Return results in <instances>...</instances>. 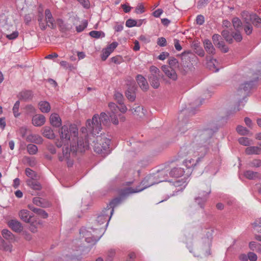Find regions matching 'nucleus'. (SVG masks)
<instances>
[{
	"label": "nucleus",
	"mask_w": 261,
	"mask_h": 261,
	"mask_svg": "<svg viewBox=\"0 0 261 261\" xmlns=\"http://www.w3.org/2000/svg\"><path fill=\"white\" fill-rule=\"evenodd\" d=\"M60 140L56 142V145L60 148L63 144L70 140V148L68 146L63 148L62 153L58 154L59 160L61 162L66 161L68 167L73 164V158L77 152H83L89 147L88 142L82 137L78 138V128L74 124H70L69 126L66 125L62 126L59 130Z\"/></svg>",
	"instance_id": "nucleus-1"
},
{
	"label": "nucleus",
	"mask_w": 261,
	"mask_h": 261,
	"mask_svg": "<svg viewBox=\"0 0 261 261\" xmlns=\"http://www.w3.org/2000/svg\"><path fill=\"white\" fill-rule=\"evenodd\" d=\"M212 135L211 130L209 129L197 132L190 143L180 148L179 151L180 156L184 157L191 154L204 156L209 150Z\"/></svg>",
	"instance_id": "nucleus-2"
},
{
	"label": "nucleus",
	"mask_w": 261,
	"mask_h": 261,
	"mask_svg": "<svg viewBox=\"0 0 261 261\" xmlns=\"http://www.w3.org/2000/svg\"><path fill=\"white\" fill-rule=\"evenodd\" d=\"M167 172L164 170L159 171L157 174L147 175L142 181L139 186L135 189L133 188L124 189L123 190L122 194L126 196L130 194L140 192L154 184L167 181Z\"/></svg>",
	"instance_id": "nucleus-3"
},
{
	"label": "nucleus",
	"mask_w": 261,
	"mask_h": 261,
	"mask_svg": "<svg viewBox=\"0 0 261 261\" xmlns=\"http://www.w3.org/2000/svg\"><path fill=\"white\" fill-rule=\"evenodd\" d=\"M121 202V199L117 198L112 200L109 204L107 205L98 215L96 224L97 226H101L99 228H105V231L108 226L109 222L114 213V208Z\"/></svg>",
	"instance_id": "nucleus-4"
},
{
	"label": "nucleus",
	"mask_w": 261,
	"mask_h": 261,
	"mask_svg": "<svg viewBox=\"0 0 261 261\" xmlns=\"http://www.w3.org/2000/svg\"><path fill=\"white\" fill-rule=\"evenodd\" d=\"M109 120V116L104 112L101 113L100 116L94 115L92 120L87 121V132L93 136H97L101 130V123L107 124Z\"/></svg>",
	"instance_id": "nucleus-5"
},
{
	"label": "nucleus",
	"mask_w": 261,
	"mask_h": 261,
	"mask_svg": "<svg viewBox=\"0 0 261 261\" xmlns=\"http://www.w3.org/2000/svg\"><path fill=\"white\" fill-rule=\"evenodd\" d=\"M80 233L81 236L85 238L86 242L91 245H94L104 234L105 228H82Z\"/></svg>",
	"instance_id": "nucleus-6"
},
{
	"label": "nucleus",
	"mask_w": 261,
	"mask_h": 261,
	"mask_svg": "<svg viewBox=\"0 0 261 261\" xmlns=\"http://www.w3.org/2000/svg\"><path fill=\"white\" fill-rule=\"evenodd\" d=\"M111 140L105 138H98L96 142H94V150L95 152L102 155H106L110 152Z\"/></svg>",
	"instance_id": "nucleus-7"
},
{
	"label": "nucleus",
	"mask_w": 261,
	"mask_h": 261,
	"mask_svg": "<svg viewBox=\"0 0 261 261\" xmlns=\"http://www.w3.org/2000/svg\"><path fill=\"white\" fill-rule=\"evenodd\" d=\"M242 16L245 21H251L254 26L257 28L261 27V18L256 14L244 11L242 13Z\"/></svg>",
	"instance_id": "nucleus-8"
},
{
	"label": "nucleus",
	"mask_w": 261,
	"mask_h": 261,
	"mask_svg": "<svg viewBox=\"0 0 261 261\" xmlns=\"http://www.w3.org/2000/svg\"><path fill=\"white\" fill-rule=\"evenodd\" d=\"M212 40L214 44L222 51L223 53H227L228 51V48L222 40L220 35L216 34H214L212 37Z\"/></svg>",
	"instance_id": "nucleus-9"
},
{
	"label": "nucleus",
	"mask_w": 261,
	"mask_h": 261,
	"mask_svg": "<svg viewBox=\"0 0 261 261\" xmlns=\"http://www.w3.org/2000/svg\"><path fill=\"white\" fill-rule=\"evenodd\" d=\"M211 193V190L208 188L206 191H200L199 194L200 196H198L195 198V202L199 205V206L203 208L204 207V204L207 200V196Z\"/></svg>",
	"instance_id": "nucleus-10"
},
{
	"label": "nucleus",
	"mask_w": 261,
	"mask_h": 261,
	"mask_svg": "<svg viewBox=\"0 0 261 261\" xmlns=\"http://www.w3.org/2000/svg\"><path fill=\"white\" fill-rule=\"evenodd\" d=\"M109 108L112 112V114H110V117L112 123L115 125L118 124L119 121L115 114L118 112V107L115 103L111 102L109 103Z\"/></svg>",
	"instance_id": "nucleus-11"
},
{
	"label": "nucleus",
	"mask_w": 261,
	"mask_h": 261,
	"mask_svg": "<svg viewBox=\"0 0 261 261\" xmlns=\"http://www.w3.org/2000/svg\"><path fill=\"white\" fill-rule=\"evenodd\" d=\"M162 69L165 74V75L169 79L175 81L177 79V74L174 70L171 67H169L167 65H163L162 67Z\"/></svg>",
	"instance_id": "nucleus-12"
},
{
	"label": "nucleus",
	"mask_w": 261,
	"mask_h": 261,
	"mask_svg": "<svg viewBox=\"0 0 261 261\" xmlns=\"http://www.w3.org/2000/svg\"><path fill=\"white\" fill-rule=\"evenodd\" d=\"M45 17L47 27L52 29H54L56 27L55 23V19L53 17L52 14L49 9H46L45 11Z\"/></svg>",
	"instance_id": "nucleus-13"
},
{
	"label": "nucleus",
	"mask_w": 261,
	"mask_h": 261,
	"mask_svg": "<svg viewBox=\"0 0 261 261\" xmlns=\"http://www.w3.org/2000/svg\"><path fill=\"white\" fill-rule=\"evenodd\" d=\"M8 225L14 231L20 232L23 230V226L21 223L17 220L12 219L10 220Z\"/></svg>",
	"instance_id": "nucleus-14"
},
{
	"label": "nucleus",
	"mask_w": 261,
	"mask_h": 261,
	"mask_svg": "<svg viewBox=\"0 0 261 261\" xmlns=\"http://www.w3.org/2000/svg\"><path fill=\"white\" fill-rule=\"evenodd\" d=\"M203 157V156H200V157L197 158L196 161H195L192 159H187L184 161L183 164L188 169H192L198 165V164L201 161Z\"/></svg>",
	"instance_id": "nucleus-15"
},
{
	"label": "nucleus",
	"mask_w": 261,
	"mask_h": 261,
	"mask_svg": "<svg viewBox=\"0 0 261 261\" xmlns=\"http://www.w3.org/2000/svg\"><path fill=\"white\" fill-rule=\"evenodd\" d=\"M18 215L20 219L26 223H30L31 219L33 217V214L27 210H21Z\"/></svg>",
	"instance_id": "nucleus-16"
},
{
	"label": "nucleus",
	"mask_w": 261,
	"mask_h": 261,
	"mask_svg": "<svg viewBox=\"0 0 261 261\" xmlns=\"http://www.w3.org/2000/svg\"><path fill=\"white\" fill-rule=\"evenodd\" d=\"M33 203L37 206L42 207H48L50 206V203L47 200L39 197H35L33 199Z\"/></svg>",
	"instance_id": "nucleus-17"
},
{
	"label": "nucleus",
	"mask_w": 261,
	"mask_h": 261,
	"mask_svg": "<svg viewBox=\"0 0 261 261\" xmlns=\"http://www.w3.org/2000/svg\"><path fill=\"white\" fill-rule=\"evenodd\" d=\"M51 125L55 127H59L62 125V120L57 113L51 114L49 118Z\"/></svg>",
	"instance_id": "nucleus-18"
},
{
	"label": "nucleus",
	"mask_w": 261,
	"mask_h": 261,
	"mask_svg": "<svg viewBox=\"0 0 261 261\" xmlns=\"http://www.w3.org/2000/svg\"><path fill=\"white\" fill-rule=\"evenodd\" d=\"M259 146H249L245 149V153L248 155L261 154V142L258 143Z\"/></svg>",
	"instance_id": "nucleus-19"
},
{
	"label": "nucleus",
	"mask_w": 261,
	"mask_h": 261,
	"mask_svg": "<svg viewBox=\"0 0 261 261\" xmlns=\"http://www.w3.org/2000/svg\"><path fill=\"white\" fill-rule=\"evenodd\" d=\"M45 122V117L41 114L36 115L32 118V123L35 126L43 125Z\"/></svg>",
	"instance_id": "nucleus-20"
},
{
	"label": "nucleus",
	"mask_w": 261,
	"mask_h": 261,
	"mask_svg": "<svg viewBox=\"0 0 261 261\" xmlns=\"http://www.w3.org/2000/svg\"><path fill=\"white\" fill-rule=\"evenodd\" d=\"M188 177L186 178V177H185L184 178L176 180L172 182L173 185L175 187L178 188L177 189V192L182 191L185 188L187 185V180L188 179Z\"/></svg>",
	"instance_id": "nucleus-21"
},
{
	"label": "nucleus",
	"mask_w": 261,
	"mask_h": 261,
	"mask_svg": "<svg viewBox=\"0 0 261 261\" xmlns=\"http://www.w3.org/2000/svg\"><path fill=\"white\" fill-rule=\"evenodd\" d=\"M185 170L181 167H175L172 168L169 172V175L171 177L174 178H179L184 175Z\"/></svg>",
	"instance_id": "nucleus-22"
},
{
	"label": "nucleus",
	"mask_w": 261,
	"mask_h": 261,
	"mask_svg": "<svg viewBox=\"0 0 261 261\" xmlns=\"http://www.w3.org/2000/svg\"><path fill=\"white\" fill-rule=\"evenodd\" d=\"M136 80L140 87L144 91L148 89V84L145 78L142 75L139 74L137 76Z\"/></svg>",
	"instance_id": "nucleus-23"
},
{
	"label": "nucleus",
	"mask_w": 261,
	"mask_h": 261,
	"mask_svg": "<svg viewBox=\"0 0 261 261\" xmlns=\"http://www.w3.org/2000/svg\"><path fill=\"white\" fill-rule=\"evenodd\" d=\"M43 138L39 135L31 134L27 137V141L31 143L41 144L43 142Z\"/></svg>",
	"instance_id": "nucleus-24"
},
{
	"label": "nucleus",
	"mask_w": 261,
	"mask_h": 261,
	"mask_svg": "<svg viewBox=\"0 0 261 261\" xmlns=\"http://www.w3.org/2000/svg\"><path fill=\"white\" fill-rule=\"evenodd\" d=\"M203 44L204 49L207 53L212 55L215 54V49L210 40L208 39L204 40Z\"/></svg>",
	"instance_id": "nucleus-25"
},
{
	"label": "nucleus",
	"mask_w": 261,
	"mask_h": 261,
	"mask_svg": "<svg viewBox=\"0 0 261 261\" xmlns=\"http://www.w3.org/2000/svg\"><path fill=\"white\" fill-rule=\"evenodd\" d=\"M40 110L42 113H48L50 110V106L48 102L46 101H41L38 103Z\"/></svg>",
	"instance_id": "nucleus-26"
},
{
	"label": "nucleus",
	"mask_w": 261,
	"mask_h": 261,
	"mask_svg": "<svg viewBox=\"0 0 261 261\" xmlns=\"http://www.w3.org/2000/svg\"><path fill=\"white\" fill-rule=\"evenodd\" d=\"M43 134L45 137L49 139H53L55 138L54 131L49 126H45L43 128Z\"/></svg>",
	"instance_id": "nucleus-27"
},
{
	"label": "nucleus",
	"mask_w": 261,
	"mask_h": 261,
	"mask_svg": "<svg viewBox=\"0 0 261 261\" xmlns=\"http://www.w3.org/2000/svg\"><path fill=\"white\" fill-rule=\"evenodd\" d=\"M27 184L32 189L35 190H40L42 188L40 183L37 181L34 180L33 179H30L27 180Z\"/></svg>",
	"instance_id": "nucleus-28"
},
{
	"label": "nucleus",
	"mask_w": 261,
	"mask_h": 261,
	"mask_svg": "<svg viewBox=\"0 0 261 261\" xmlns=\"http://www.w3.org/2000/svg\"><path fill=\"white\" fill-rule=\"evenodd\" d=\"M33 95L32 92L30 90L23 91L19 93L20 98L25 101L31 99Z\"/></svg>",
	"instance_id": "nucleus-29"
},
{
	"label": "nucleus",
	"mask_w": 261,
	"mask_h": 261,
	"mask_svg": "<svg viewBox=\"0 0 261 261\" xmlns=\"http://www.w3.org/2000/svg\"><path fill=\"white\" fill-rule=\"evenodd\" d=\"M244 176L249 179H255L259 177V173L251 170H247L244 173Z\"/></svg>",
	"instance_id": "nucleus-30"
},
{
	"label": "nucleus",
	"mask_w": 261,
	"mask_h": 261,
	"mask_svg": "<svg viewBox=\"0 0 261 261\" xmlns=\"http://www.w3.org/2000/svg\"><path fill=\"white\" fill-rule=\"evenodd\" d=\"M132 113L140 118H142L145 115V111L143 108L140 106H137L135 108H133L130 110Z\"/></svg>",
	"instance_id": "nucleus-31"
},
{
	"label": "nucleus",
	"mask_w": 261,
	"mask_h": 261,
	"mask_svg": "<svg viewBox=\"0 0 261 261\" xmlns=\"http://www.w3.org/2000/svg\"><path fill=\"white\" fill-rule=\"evenodd\" d=\"M2 234L3 238L7 240L13 241L15 240L14 235L8 229H4L2 231Z\"/></svg>",
	"instance_id": "nucleus-32"
},
{
	"label": "nucleus",
	"mask_w": 261,
	"mask_h": 261,
	"mask_svg": "<svg viewBox=\"0 0 261 261\" xmlns=\"http://www.w3.org/2000/svg\"><path fill=\"white\" fill-rule=\"evenodd\" d=\"M250 250L255 251L261 254V244L254 241L250 242L249 244Z\"/></svg>",
	"instance_id": "nucleus-33"
},
{
	"label": "nucleus",
	"mask_w": 261,
	"mask_h": 261,
	"mask_svg": "<svg viewBox=\"0 0 261 261\" xmlns=\"http://www.w3.org/2000/svg\"><path fill=\"white\" fill-rule=\"evenodd\" d=\"M159 76H156L154 75L153 76H150L149 77V81L150 84L152 87H153L155 89H157L160 86V82H159Z\"/></svg>",
	"instance_id": "nucleus-34"
},
{
	"label": "nucleus",
	"mask_w": 261,
	"mask_h": 261,
	"mask_svg": "<svg viewBox=\"0 0 261 261\" xmlns=\"http://www.w3.org/2000/svg\"><path fill=\"white\" fill-rule=\"evenodd\" d=\"M232 23L233 24V28L236 31H239L242 29V22L239 18H233L232 20Z\"/></svg>",
	"instance_id": "nucleus-35"
},
{
	"label": "nucleus",
	"mask_w": 261,
	"mask_h": 261,
	"mask_svg": "<svg viewBox=\"0 0 261 261\" xmlns=\"http://www.w3.org/2000/svg\"><path fill=\"white\" fill-rule=\"evenodd\" d=\"M126 96L130 101H134L136 99V94L133 88L128 89L125 92Z\"/></svg>",
	"instance_id": "nucleus-36"
},
{
	"label": "nucleus",
	"mask_w": 261,
	"mask_h": 261,
	"mask_svg": "<svg viewBox=\"0 0 261 261\" xmlns=\"http://www.w3.org/2000/svg\"><path fill=\"white\" fill-rule=\"evenodd\" d=\"M252 225L254 231L261 233V218L256 219Z\"/></svg>",
	"instance_id": "nucleus-37"
},
{
	"label": "nucleus",
	"mask_w": 261,
	"mask_h": 261,
	"mask_svg": "<svg viewBox=\"0 0 261 261\" xmlns=\"http://www.w3.org/2000/svg\"><path fill=\"white\" fill-rule=\"evenodd\" d=\"M143 20H141V19L139 20V24H137V22L136 20L133 19H128V20H126L125 25L128 28H132V27H135V26L139 27L141 25L142 22Z\"/></svg>",
	"instance_id": "nucleus-38"
},
{
	"label": "nucleus",
	"mask_w": 261,
	"mask_h": 261,
	"mask_svg": "<svg viewBox=\"0 0 261 261\" xmlns=\"http://www.w3.org/2000/svg\"><path fill=\"white\" fill-rule=\"evenodd\" d=\"M221 35L224 39L229 43H232L233 42V39L232 35L230 34L228 30H223Z\"/></svg>",
	"instance_id": "nucleus-39"
},
{
	"label": "nucleus",
	"mask_w": 261,
	"mask_h": 261,
	"mask_svg": "<svg viewBox=\"0 0 261 261\" xmlns=\"http://www.w3.org/2000/svg\"><path fill=\"white\" fill-rule=\"evenodd\" d=\"M43 15L42 12H39V14L38 15V21L39 22V25L40 29L42 31H44L46 29L47 25L43 22Z\"/></svg>",
	"instance_id": "nucleus-40"
},
{
	"label": "nucleus",
	"mask_w": 261,
	"mask_h": 261,
	"mask_svg": "<svg viewBox=\"0 0 261 261\" xmlns=\"http://www.w3.org/2000/svg\"><path fill=\"white\" fill-rule=\"evenodd\" d=\"M12 245L10 243H8L5 241H4L3 243L0 245V249L11 252L12 251Z\"/></svg>",
	"instance_id": "nucleus-41"
},
{
	"label": "nucleus",
	"mask_w": 261,
	"mask_h": 261,
	"mask_svg": "<svg viewBox=\"0 0 261 261\" xmlns=\"http://www.w3.org/2000/svg\"><path fill=\"white\" fill-rule=\"evenodd\" d=\"M28 153L30 154H35L38 151V147L36 145L32 144H29L27 146Z\"/></svg>",
	"instance_id": "nucleus-42"
},
{
	"label": "nucleus",
	"mask_w": 261,
	"mask_h": 261,
	"mask_svg": "<svg viewBox=\"0 0 261 261\" xmlns=\"http://www.w3.org/2000/svg\"><path fill=\"white\" fill-rule=\"evenodd\" d=\"M239 143L244 146H249L252 144V140L247 137H241L238 139Z\"/></svg>",
	"instance_id": "nucleus-43"
},
{
	"label": "nucleus",
	"mask_w": 261,
	"mask_h": 261,
	"mask_svg": "<svg viewBox=\"0 0 261 261\" xmlns=\"http://www.w3.org/2000/svg\"><path fill=\"white\" fill-rule=\"evenodd\" d=\"M237 132L242 136L247 135L249 134V130L242 125H238L236 128Z\"/></svg>",
	"instance_id": "nucleus-44"
},
{
	"label": "nucleus",
	"mask_w": 261,
	"mask_h": 261,
	"mask_svg": "<svg viewBox=\"0 0 261 261\" xmlns=\"http://www.w3.org/2000/svg\"><path fill=\"white\" fill-rule=\"evenodd\" d=\"M89 35L93 38H99L105 37V33L101 31H92L89 33Z\"/></svg>",
	"instance_id": "nucleus-45"
},
{
	"label": "nucleus",
	"mask_w": 261,
	"mask_h": 261,
	"mask_svg": "<svg viewBox=\"0 0 261 261\" xmlns=\"http://www.w3.org/2000/svg\"><path fill=\"white\" fill-rule=\"evenodd\" d=\"M246 24L244 26V30L245 33L247 35H250L253 30V27L252 25L249 23L248 21H245Z\"/></svg>",
	"instance_id": "nucleus-46"
},
{
	"label": "nucleus",
	"mask_w": 261,
	"mask_h": 261,
	"mask_svg": "<svg viewBox=\"0 0 261 261\" xmlns=\"http://www.w3.org/2000/svg\"><path fill=\"white\" fill-rule=\"evenodd\" d=\"M168 64L169 67L174 69L178 66V62L176 59L171 57L168 59Z\"/></svg>",
	"instance_id": "nucleus-47"
},
{
	"label": "nucleus",
	"mask_w": 261,
	"mask_h": 261,
	"mask_svg": "<svg viewBox=\"0 0 261 261\" xmlns=\"http://www.w3.org/2000/svg\"><path fill=\"white\" fill-rule=\"evenodd\" d=\"M88 25V22L86 20H84L82 21L81 23L76 27V31L80 33L84 30L85 28H87Z\"/></svg>",
	"instance_id": "nucleus-48"
},
{
	"label": "nucleus",
	"mask_w": 261,
	"mask_h": 261,
	"mask_svg": "<svg viewBox=\"0 0 261 261\" xmlns=\"http://www.w3.org/2000/svg\"><path fill=\"white\" fill-rule=\"evenodd\" d=\"M20 106V102L17 100L15 102L13 108V112L15 117H17L20 115V113L18 112L19 108Z\"/></svg>",
	"instance_id": "nucleus-49"
},
{
	"label": "nucleus",
	"mask_w": 261,
	"mask_h": 261,
	"mask_svg": "<svg viewBox=\"0 0 261 261\" xmlns=\"http://www.w3.org/2000/svg\"><path fill=\"white\" fill-rule=\"evenodd\" d=\"M114 97V99L119 104H121L123 102V96L121 93L118 91H115Z\"/></svg>",
	"instance_id": "nucleus-50"
},
{
	"label": "nucleus",
	"mask_w": 261,
	"mask_h": 261,
	"mask_svg": "<svg viewBox=\"0 0 261 261\" xmlns=\"http://www.w3.org/2000/svg\"><path fill=\"white\" fill-rule=\"evenodd\" d=\"M248 165L251 167H259L261 166V160L260 159H254L250 162Z\"/></svg>",
	"instance_id": "nucleus-51"
},
{
	"label": "nucleus",
	"mask_w": 261,
	"mask_h": 261,
	"mask_svg": "<svg viewBox=\"0 0 261 261\" xmlns=\"http://www.w3.org/2000/svg\"><path fill=\"white\" fill-rule=\"evenodd\" d=\"M109 49L107 47L102 49L101 56L102 60L105 61L112 53Z\"/></svg>",
	"instance_id": "nucleus-52"
},
{
	"label": "nucleus",
	"mask_w": 261,
	"mask_h": 261,
	"mask_svg": "<svg viewBox=\"0 0 261 261\" xmlns=\"http://www.w3.org/2000/svg\"><path fill=\"white\" fill-rule=\"evenodd\" d=\"M232 37L233 40L234 39L237 42H240L242 41V40L243 39L241 33L240 32V31H236V33H233L232 35Z\"/></svg>",
	"instance_id": "nucleus-53"
},
{
	"label": "nucleus",
	"mask_w": 261,
	"mask_h": 261,
	"mask_svg": "<svg viewBox=\"0 0 261 261\" xmlns=\"http://www.w3.org/2000/svg\"><path fill=\"white\" fill-rule=\"evenodd\" d=\"M36 214L43 219L47 218L48 216V214L44 210L41 208H38Z\"/></svg>",
	"instance_id": "nucleus-54"
},
{
	"label": "nucleus",
	"mask_w": 261,
	"mask_h": 261,
	"mask_svg": "<svg viewBox=\"0 0 261 261\" xmlns=\"http://www.w3.org/2000/svg\"><path fill=\"white\" fill-rule=\"evenodd\" d=\"M150 71L151 73L150 76H153L154 75H155L156 76H160V75H159L160 70L155 66H151L150 67Z\"/></svg>",
	"instance_id": "nucleus-55"
},
{
	"label": "nucleus",
	"mask_w": 261,
	"mask_h": 261,
	"mask_svg": "<svg viewBox=\"0 0 261 261\" xmlns=\"http://www.w3.org/2000/svg\"><path fill=\"white\" fill-rule=\"evenodd\" d=\"M57 23L62 31H65L66 29V24L64 21L60 18L57 19Z\"/></svg>",
	"instance_id": "nucleus-56"
},
{
	"label": "nucleus",
	"mask_w": 261,
	"mask_h": 261,
	"mask_svg": "<svg viewBox=\"0 0 261 261\" xmlns=\"http://www.w3.org/2000/svg\"><path fill=\"white\" fill-rule=\"evenodd\" d=\"M25 174L27 176L33 179L35 176V172L29 168H27L25 170Z\"/></svg>",
	"instance_id": "nucleus-57"
},
{
	"label": "nucleus",
	"mask_w": 261,
	"mask_h": 261,
	"mask_svg": "<svg viewBox=\"0 0 261 261\" xmlns=\"http://www.w3.org/2000/svg\"><path fill=\"white\" fill-rule=\"evenodd\" d=\"M211 0H200L197 3V8L201 9L204 7L210 2Z\"/></svg>",
	"instance_id": "nucleus-58"
},
{
	"label": "nucleus",
	"mask_w": 261,
	"mask_h": 261,
	"mask_svg": "<svg viewBox=\"0 0 261 261\" xmlns=\"http://www.w3.org/2000/svg\"><path fill=\"white\" fill-rule=\"evenodd\" d=\"M157 43L159 46L161 47L165 46L167 44L166 39L164 37L159 38L158 39Z\"/></svg>",
	"instance_id": "nucleus-59"
},
{
	"label": "nucleus",
	"mask_w": 261,
	"mask_h": 261,
	"mask_svg": "<svg viewBox=\"0 0 261 261\" xmlns=\"http://www.w3.org/2000/svg\"><path fill=\"white\" fill-rule=\"evenodd\" d=\"M196 23L198 25H202L204 22V17L202 15H198L196 19Z\"/></svg>",
	"instance_id": "nucleus-60"
},
{
	"label": "nucleus",
	"mask_w": 261,
	"mask_h": 261,
	"mask_svg": "<svg viewBox=\"0 0 261 261\" xmlns=\"http://www.w3.org/2000/svg\"><path fill=\"white\" fill-rule=\"evenodd\" d=\"M18 36V32L16 31L13 32L12 33L7 35L6 37L9 40H13L16 39Z\"/></svg>",
	"instance_id": "nucleus-61"
},
{
	"label": "nucleus",
	"mask_w": 261,
	"mask_h": 261,
	"mask_svg": "<svg viewBox=\"0 0 261 261\" xmlns=\"http://www.w3.org/2000/svg\"><path fill=\"white\" fill-rule=\"evenodd\" d=\"M248 259L250 261H256L257 259V255L252 252H249L248 253Z\"/></svg>",
	"instance_id": "nucleus-62"
},
{
	"label": "nucleus",
	"mask_w": 261,
	"mask_h": 261,
	"mask_svg": "<svg viewBox=\"0 0 261 261\" xmlns=\"http://www.w3.org/2000/svg\"><path fill=\"white\" fill-rule=\"evenodd\" d=\"M47 150L51 153L55 154L56 153V149L55 146L52 144H48L47 145Z\"/></svg>",
	"instance_id": "nucleus-63"
},
{
	"label": "nucleus",
	"mask_w": 261,
	"mask_h": 261,
	"mask_svg": "<svg viewBox=\"0 0 261 261\" xmlns=\"http://www.w3.org/2000/svg\"><path fill=\"white\" fill-rule=\"evenodd\" d=\"M118 43L117 42H113L109 45L107 48L109 49L110 51L112 53L113 50L117 47Z\"/></svg>",
	"instance_id": "nucleus-64"
}]
</instances>
